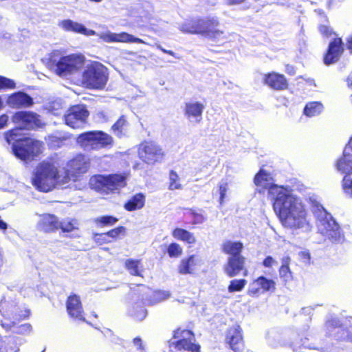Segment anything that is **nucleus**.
<instances>
[{"mask_svg": "<svg viewBox=\"0 0 352 352\" xmlns=\"http://www.w3.org/2000/svg\"><path fill=\"white\" fill-rule=\"evenodd\" d=\"M89 160L83 155H78L68 162L67 168L60 170L50 162H43L36 168L32 178L33 186L42 192H49L56 186H63L87 171Z\"/></svg>", "mask_w": 352, "mask_h": 352, "instance_id": "nucleus-1", "label": "nucleus"}, {"mask_svg": "<svg viewBox=\"0 0 352 352\" xmlns=\"http://www.w3.org/2000/svg\"><path fill=\"white\" fill-rule=\"evenodd\" d=\"M12 122L17 126L16 129L5 133V139L12 144L14 155L22 160H31L41 153L42 142L29 138H23L21 129H32L41 126L39 116L31 111L16 112L12 117Z\"/></svg>", "mask_w": 352, "mask_h": 352, "instance_id": "nucleus-2", "label": "nucleus"}, {"mask_svg": "<svg viewBox=\"0 0 352 352\" xmlns=\"http://www.w3.org/2000/svg\"><path fill=\"white\" fill-rule=\"evenodd\" d=\"M271 192L277 197L274 209L282 225L293 230L309 232L311 230L307 210L301 199L288 188H274Z\"/></svg>", "mask_w": 352, "mask_h": 352, "instance_id": "nucleus-3", "label": "nucleus"}, {"mask_svg": "<svg viewBox=\"0 0 352 352\" xmlns=\"http://www.w3.org/2000/svg\"><path fill=\"white\" fill-rule=\"evenodd\" d=\"M59 26L67 32L82 34L85 36L97 35L106 43H146L141 38L126 32L115 33L109 30L96 33L94 30L87 29L82 24L71 19H65L59 23Z\"/></svg>", "mask_w": 352, "mask_h": 352, "instance_id": "nucleus-4", "label": "nucleus"}, {"mask_svg": "<svg viewBox=\"0 0 352 352\" xmlns=\"http://www.w3.org/2000/svg\"><path fill=\"white\" fill-rule=\"evenodd\" d=\"M85 61V56L81 54L64 56L60 51L55 50L49 55L47 67L58 76L66 77L81 69Z\"/></svg>", "mask_w": 352, "mask_h": 352, "instance_id": "nucleus-5", "label": "nucleus"}, {"mask_svg": "<svg viewBox=\"0 0 352 352\" xmlns=\"http://www.w3.org/2000/svg\"><path fill=\"white\" fill-rule=\"evenodd\" d=\"M313 212L317 219L318 232L329 239L332 243H341L344 241V235L339 224L328 213L323 206L316 204L313 206Z\"/></svg>", "mask_w": 352, "mask_h": 352, "instance_id": "nucleus-6", "label": "nucleus"}, {"mask_svg": "<svg viewBox=\"0 0 352 352\" xmlns=\"http://www.w3.org/2000/svg\"><path fill=\"white\" fill-rule=\"evenodd\" d=\"M107 69L98 62H91L85 65L82 72V82L88 88L102 89L107 82Z\"/></svg>", "mask_w": 352, "mask_h": 352, "instance_id": "nucleus-7", "label": "nucleus"}, {"mask_svg": "<svg viewBox=\"0 0 352 352\" xmlns=\"http://www.w3.org/2000/svg\"><path fill=\"white\" fill-rule=\"evenodd\" d=\"M77 143L85 150H100L111 146L113 144V138L102 131H91L83 133L77 138Z\"/></svg>", "mask_w": 352, "mask_h": 352, "instance_id": "nucleus-8", "label": "nucleus"}, {"mask_svg": "<svg viewBox=\"0 0 352 352\" xmlns=\"http://www.w3.org/2000/svg\"><path fill=\"white\" fill-rule=\"evenodd\" d=\"M126 184V177L120 174L98 175L93 177L90 180L92 188L105 194L118 191L125 186Z\"/></svg>", "mask_w": 352, "mask_h": 352, "instance_id": "nucleus-9", "label": "nucleus"}, {"mask_svg": "<svg viewBox=\"0 0 352 352\" xmlns=\"http://www.w3.org/2000/svg\"><path fill=\"white\" fill-rule=\"evenodd\" d=\"M0 312L5 320L1 321V326L6 329H10L17 321L25 318L30 315L29 310H19L15 302L6 299L1 300Z\"/></svg>", "mask_w": 352, "mask_h": 352, "instance_id": "nucleus-10", "label": "nucleus"}, {"mask_svg": "<svg viewBox=\"0 0 352 352\" xmlns=\"http://www.w3.org/2000/svg\"><path fill=\"white\" fill-rule=\"evenodd\" d=\"M198 26L199 28L197 30V34H201L212 41L220 42L226 41L229 39L230 34L228 36L223 30L219 28V21L217 17L198 19Z\"/></svg>", "mask_w": 352, "mask_h": 352, "instance_id": "nucleus-11", "label": "nucleus"}, {"mask_svg": "<svg viewBox=\"0 0 352 352\" xmlns=\"http://www.w3.org/2000/svg\"><path fill=\"white\" fill-rule=\"evenodd\" d=\"M138 154L139 157L148 164H154L160 162L164 156L160 146L151 141H145L139 144Z\"/></svg>", "mask_w": 352, "mask_h": 352, "instance_id": "nucleus-12", "label": "nucleus"}, {"mask_svg": "<svg viewBox=\"0 0 352 352\" xmlns=\"http://www.w3.org/2000/svg\"><path fill=\"white\" fill-rule=\"evenodd\" d=\"M89 112L86 107L80 104L72 107L65 115V124L72 128H80L87 122Z\"/></svg>", "mask_w": 352, "mask_h": 352, "instance_id": "nucleus-13", "label": "nucleus"}, {"mask_svg": "<svg viewBox=\"0 0 352 352\" xmlns=\"http://www.w3.org/2000/svg\"><path fill=\"white\" fill-rule=\"evenodd\" d=\"M174 338H179V340L172 343L177 350L199 352L200 346L192 342L194 336L190 331L178 329L174 332Z\"/></svg>", "mask_w": 352, "mask_h": 352, "instance_id": "nucleus-14", "label": "nucleus"}, {"mask_svg": "<svg viewBox=\"0 0 352 352\" xmlns=\"http://www.w3.org/2000/svg\"><path fill=\"white\" fill-rule=\"evenodd\" d=\"M275 289L276 283L272 279L261 276L250 284L248 294L252 296H258L261 293L273 292Z\"/></svg>", "mask_w": 352, "mask_h": 352, "instance_id": "nucleus-15", "label": "nucleus"}, {"mask_svg": "<svg viewBox=\"0 0 352 352\" xmlns=\"http://www.w3.org/2000/svg\"><path fill=\"white\" fill-rule=\"evenodd\" d=\"M66 307L70 317L77 320L85 321L83 308L78 296L76 294L70 295L67 298Z\"/></svg>", "mask_w": 352, "mask_h": 352, "instance_id": "nucleus-16", "label": "nucleus"}, {"mask_svg": "<svg viewBox=\"0 0 352 352\" xmlns=\"http://www.w3.org/2000/svg\"><path fill=\"white\" fill-rule=\"evenodd\" d=\"M254 184L257 187H259L263 190H268L270 196L275 201V199L277 197L276 194L271 192V190L274 188H284L282 186H278L273 184V179L270 173H267L265 170L261 169L254 177Z\"/></svg>", "mask_w": 352, "mask_h": 352, "instance_id": "nucleus-17", "label": "nucleus"}, {"mask_svg": "<svg viewBox=\"0 0 352 352\" xmlns=\"http://www.w3.org/2000/svg\"><path fill=\"white\" fill-rule=\"evenodd\" d=\"M226 342L234 352H241L243 350V342L239 325L235 324L229 329L226 336Z\"/></svg>", "mask_w": 352, "mask_h": 352, "instance_id": "nucleus-18", "label": "nucleus"}, {"mask_svg": "<svg viewBox=\"0 0 352 352\" xmlns=\"http://www.w3.org/2000/svg\"><path fill=\"white\" fill-rule=\"evenodd\" d=\"M205 109L203 103L190 101L185 104L184 116L191 122L199 123L202 120V113Z\"/></svg>", "mask_w": 352, "mask_h": 352, "instance_id": "nucleus-19", "label": "nucleus"}, {"mask_svg": "<svg viewBox=\"0 0 352 352\" xmlns=\"http://www.w3.org/2000/svg\"><path fill=\"white\" fill-rule=\"evenodd\" d=\"M336 168L343 173L352 172V136L344 149L342 157L337 161Z\"/></svg>", "mask_w": 352, "mask_h": 352, "instance_id": "nucleus-20", "label": "nucleus"}, {"mask_svg": "<svg viewBox=\"0 0 352 352\" xmlns=\"http://www.w3.org/2000/svg\"><path fill=\"white\" fill-rule=\"evenodd\" d=\"M245 258L243 256H229L223 270L229 277L237 276L244 270Z\"/></svg>", "mask_w": 352, "mask_h": 352, "instance_id": "nucleus-21", "label": "nucleus"}, {"mask_svg": "<svg viewBox=\"0 0 352 352\" xmlns=\"http://www.w3.org/2000/svg\"><path fill=\"white\" fill-rule=\"evenodd\" d=\"M344 51L343 43L340 38H336L329 43L327 53L326 54L324 62L326 65H331L338 60Z\"/></svg>", "mask_w": 352, "mask_h": 352, "instance_id": "nucleus-22", "label": "nucleus"}, {"mask_svg": "<svg viewBox=\"0 0 352 352\" xmlns=\"http://www.w3.org/2000/svg\"><path fill=\"white\" fill-rule=\"evenodd\" d=\"M6 102L12 108L19 109L30 107L33 104V99L23 91H17L10 95Z\"/></svg>", "mask_w": 352, "mask_h": 352, "instance_id": "nucleus-23", "label": "nucleus"}, {"mask_svg": "<svg viewBox=\"0 0 352 352\" xmlns=\"http://www.w3.org/2000/svg\"><path fill=\"white\" fill-rule=\"evenodd\" d=\"M59 221L58 218L50 214L40 215L36 228L44 232H52L58 229Z\"/></svg>", "mask_w": 352, "mask_h": 352, "instance_id": "nucleus-24", "label": "nucleus"}, {"mask_svg": "<svg viewBox=\"0 0 352 352\" xmlns=\"http://www.w3.org/2000/svg\"><path fill=\"white\" fill-rule=\"evenodd\" d=\"M23 342V340L19 337H5L0 339V352H19Z\"/></svg>", "mask_w": 352, "mask_h": 352, "instance_id": "nucleus-25", "label": "nucleus"}, {"mask_svg": "<svg viewBox=\"0 0 352 352\" xmlns=\"http://www.w3.org/2000/svg\"><path fill=\"white\" fill-rule=\"evenodd\" d=\"M201 259L195 255L183 258L178 266L179 273L181 274H192L197 266L201 265Z\"/></svg>", "mask_w": 352, "mask_h": 352, "instance_id": "nucleus-26", "label": "nucleus"}, {"mask_svg": "<svg viewBox=\"0 0 352 352\" xmlns=\"http://www.w3.org/2000/svg\"><path fill=\"white\" fill-rule=\"evenodd\" d=\"M265 82L268 86L277 90L284 89L287 87L284 76L276 73H270L266 75Z\"/></svg>", "mask_w": 352, "mask_h": 352, "instance_id": "nucleus-27", "label": "nucleus"}, {"mask_svg": "<svg viewBox=\"0 0 352 352\" xmlns=\"http://www.w3.org/2000/svg\"><path fill=\"white\" fill-rule=\"evenodd\" d=\"M243 248V245L240 242L228 241L223 245V251L230 254V256H241L240 254Z\"/></svg>", "mask_w": 352, "mask_h": 352, "instance_id": "nucleus-28", "label": "nucleus"}, {"mask_svg": "<svg viewBox=\"0 0 352 352\" xmlns=\"http://www.w3.org/2000/svg\"><path fill=\"white\" fill-rule=\"evenodd\" d=\"M172 234L174 238L189 244H194L196 242V238L193 234L182 228H175Z\"/></svg>", "mask_w": 352, "mask_h": 352, "instance_id": "nucleus-29", "label": "nucleus"}, {"mask_svg": "<svg viewBox=\"0 0 352 352\" xmlns=\"http://www.w3.org/2000/svg\"><path fill=\"white\" fill-rule=\"evenodd\" d=\"M145 198L142 194H137L129 200L124 205L128 211H133L143 208Z\"/></svg>", "mask_w": 352, "mask_h": 352, "instance_id": "nucleus-30", "label": "nucleus"}, {"mask_svg": "<svg viewBox=\"0 0 352 352\" xmlns=\"http://www.w3.org/2000/svg\"><path fill=\"white\" fill-rule=\"evenodd\" d=\"M323 105L320 102H308L304 108V114L307 117L316 116L322 111Z\"/></svg>", "mask_w": 352, "mask_h": 352, "instance_id": "nucleus-31", "label": "nucleus"}, {"mask_svg": "<svg viewBox=\"0 0 352 352\" xmlns=\"http://www.w3.org/2000/svg\"><path fill=\"white\" fill-rule=\"evenodd\" d=\"M128 124L125 116H122L113 124L111 130L115 135L121 138L125 135Z\"/></svg>", "mask_w": 352, "mask_h": 352, "instance_id": "nucleus-32", "label": "nucleus"}, {"mask_svg": "<svg viewBox=\"0 0 352 352\" xmlns=\"http://www.w3.org/2000/svg\"><path fill=\"white\" fill-rule=\"evenodd\" d=\"M125 267L131 275L142 276V272H143V267L141 265L140 260H126Z\"/></svg>", "mask_w": 352, "mask_h": 352, "instance_id": "nucleus-33", "label": "nucleus"}, {"mask_svg": "<svg viewBox=\"0 0 352 352\" xmlns=\"http://www.w3.org/2000/svg\"><path fill=\"white\" fill-rule=\"evenodd\" d=\"M68 139V135L59 133L49 135L46 138L48 145L53 148L60 147L63 143Z\"/></svg>", "mask_w": 352, "mask_h": 352, "instance_id": "nucleus-34", "label": "nucleus"}, {"mask_svg": "<svg viewBox=\"0 0 352 352\" xmlns=\"http://www.w3.org/2000/svg\"><path fill=\"white\" fill-rule=\"evenodd\" d=\"M129 314L133 317L135 320L142 321L146 318L147 311L140 305L135 304L130 309Z\"/></svg>", "mask_w": 352, "mask_h": 352, "instance_id": "nucleus-35", "label": "nucleus"}, {"mask_svg": "<svg viewBox=\"0 0 352 352\" xmlns=\"http://www.w3.org/2000/svg\"><path fill=\"white\" fill-rule=\"evenodd\" d=\"M78 226L76 220L67 218L59 221L58 229L60 228L64 232H69L78 229Z\"/></svg>", "mask_w": 352, "mask_h": 352, "instance_id": "nucleus-36", "label": "nucleus"}, {"mask_svg": "<svg viewBox=\"0 0 352 352\" xmlns=\"http://www.w3.org/2000/svg\"><path fill=\"white\" fill-rule=\"evenodd\" d=\"M170 297V293L168 291H155L152 293L151 298L148 300V304L154 305L168 299Z\"/></svg>", "mask_w": 352, "mask_h": 352, "instance_id": "nucleus-37", "label": "nucleus"}, {"mask_svg": "<svg viewBox=\"0 0 352 352\" xmlns=\"http://www.w3.org/2000/svg\"><path fill=\"white\" fill-rule=\"evenodd\" d=\"M182 184L180 183V178L177 173L171 170L169 173V186L168 189L170 190H182Z\"/></svg>", "mask_w": 352, "mask_h": 352, "instance_id": "nucleus-38", "label": "nucleus"}, {"mask_svg": "<svg viewBox=\"0 0 352 352\" xmlns=\"http://www.w3.org/2000/svg\"><path fill=\"white\" fill-rule=\"evenodd\" d=\"M247 284V280L245 279H234L230 281L228 287L230 293L235 292H241Z\"/></svg>", "mask_w": 352, "mask_h": 352, "instance_id": "nucleus-39", "label": "nucleus"}, {"mask_svg": "<svg viewBox=\"0 0 352 352\" xmlns=\"http://www.w3.org/2000/svg\"><path fill=\"white\" fill-rule=\"evenodd\" d=\"M198 19L186 22L182 24L179 27L181 31L191 34H197V30H198Z\"/></svg>", "mask_w": 352, "mask_h": 352, "instance_id": "nucleus-40", "label": "nucleus"}, {"mask_svg": "<svg viewBox=\"0 0 352 352\" xmlns=\"http://www.w3.org/2000/svg\"><path fill=\"white\" fill-rule=\"evenodd\" d=\"M229 190V184L225 181H221L218 185V192L219 194V202L221 206L224 203L226 193Z\"/></svg>", "mask_w": 352, "mask_h": 352, "instance_id": "nucleus-41", "label": "nucleus"}, {"mask_svg": "<svg viewBox=\"0 0 352 352\" xmlns=\"http://www.w3.org/2000/svg\"><path fill=\"white\" fill-rule=\"evenodd\" d=\"M167 252L170 257H179L183 253V249L180 245L176 243H170L168 248Z\"/></svg>", "mask_w": 352, "mask_h": 352, "instance_id": "nucleus-42", "label": "nucleus"}, {"mask_svg": "<svg viewBox=\"0 0 352 352\" xmlns=\"http://www.w3.org/2000/svg\"><path fill=\"white\" fill-rule=\"evenodd\" d=\"M95 221L102 226H113L118 221V219L112 216H102L97 218Z\"/></svg>", "mask_w": 352, "mask_h": 352, "instance_id": "nucleus-43", "label": "nucleus"}, {"mask_svg": "<svg viewBox=\"0 0 352 352\" xmlns=\"http://www.w3.org/2000/svg\"><path fill=\"white\" fill-rule=\"evenodd\" d=\"M346 174L342 180V187L346 194L352 196V175Z\"/></svg>", "mask_w": 352, "mask_h": 352, "instance_id": "nucleus-44", "label": "nucleus"}, {"mask_svg": "<svg viewBox=\"0 0 352 352\" xmlns=\"http://www.w3.org/2000/svg\"><path fill=\"white\" fill-rule=\"evenodd\" d=\"M279 276L284 282H289L292 280V272L289 267L280 266L279 269Z\"/></svg>", "mask_w": 352, "mask_h": 352, "instance_id": "nucleus-45", "label": "nucleus"}, {"mask_svg": "<svg viewBox=\"0 0 352 352\" xmlns=\"http://www.w3.org/2000/svg\"><path fill=\"white\" fill-rule=\"evenodd\" d=\"M15 87L16 84L14 80L0 76V89H14Z\"/></svg>", "mask_w": 352, "mask_h": 352, "instance_id": "nucleus-46", "label": "nucleus"}, {"mask_svg": "<svg viewBox=\"0 0 352 352\" xmlns=\"http://www.w3.org/2000/svg\"><path fill=\"white\" fill-rule=\"evenodd\" d=\"M125 230V228L122 226L116 228L107 233L102 234L100 235V236H109L113 239L117 238L120 234L123 233Z\"/></svg>", "mask_w": 352, "mask_h": 352, "instance_id": "nucleus-47", "label": "nucleus"}, {"mask_svg": "<svg viewBox=\"0 0 352 352\" xmlns=\"http://www.w3.org/2000/svg\"><path fill=\"white\" fill-rule=\"evenodd\" d=\"M319 31L321 34L324 36L329 37L333 34V31L330 27L325 25H321L318 28Z\"/></svg>", "mask_w": 352, "mask_h": 352, "instance_id": "nucleus-48", "label": "nucleus"}, {"mask_svg": "<svg viewBox=\"0 0 352 352\" xmlns=\"http://www.w3.org/2000/svg\"><path fill=\"white\" fill-rule=\"evenodd\" d=\"M277 264V261L272 256H267L263 261V265L265 267H272Z\"/></svg>", "mask_w": 352, "mask_h": 352, "instance_id": "nucleus-49", "label": "nucleus"}, {"mask_svg": "<svg viewBox=\"0 0 352 352\" xmlns=\"http://www.w3.org/2000/svg\"><path fill=\"white\" fill-rule=\"evenodd\" d=\"M32 327L30 324H24L19 327L17 332L20 333H25L31 331Z\"/></svg>", "mask_w": 352, "mask_h": 352, "instance_id": "nucleus-50", "label": "nucleus"}, {"mask_svg": "<svg viewBox=\"0 0 352 352\" xmlns=\"http://www.w3.org/2000/svg\"><path fill=\"white\" fill-rule=\"evenodd\" d=\"M9 120V117L6 114H3L0 116V129L4 128Z\"/></svg>", "mask_w": 352, "mask_h": 352, "instance_id": "nucleus-51", "label": "nucleus"}, {"mask_svg": "<svg viewBox=\"0 0 352 352\" xmlns=\"http://www.w3.org/2000/svg\"><path fill=\"white\" fill-rule=\"evenodd\" d=\"M246 0H224L228 6L240 5L245 2Z\"/></svg>", "mask_w": 352, "mask_h": 352, "instance_id": "nucleus-52", "label": "nucleus"}, {"mask_svg": "<svg viewBox=\"0 0 352 352\" xmlns=\"http://www.w3.org/2000/svg\"><path fill=\"white\" fill-rule=\"evenodd\" d=\"M300 258L305 262L307 263L310 259V254L308 252H301L299 253Z\"/></svg>", "mask_w": 352, "mask_h": 352, "instance_id": "nucleus-53", "label": "nucleus"}, {"mask_svg": "<svg viewBox=\"0 0 352 352\" xmlns=\"http://www.w3.org/2000/svg\"><path fill=\"white\" fill-rule=\"evenodd\" d=\"M156 47L157 48H158L159 50H160L162 52H163L164 53H166V54H168L170 56H173L175 58H179L178 56H176L175 53L173 52V51H171V50H165L164 48H163L160 45H156Z\"/></svg>", "mask_w": 352, "mask_h": 352, "instance_id": "nucleus-54", "label": "nucleus"}, {"mask_svg": "<svg viewBox=\"0 0 352 352\" xmlns=\"http://www.w3.org/2000/svg\"><path fill=\"white\" fill-rule=\"evenodd\" d=\"M133 344L135 346H137V348L140 350L144 349V346L142 344V340L140 338H135L133 340Z\"/></svg>", "mask_w": 352, "mask_h": 352, "instance_id": "nucleus-55", "label": "nucleus"}, {"mask_svg": "<svg viewBox=\"0 0 352 352\" xmlns=\"http://www.w3.org/2000/svg\"><path fill=\"white\" fill-rule=\"evenodd\" d=\"M291 258L289 256H284L281 259V266L289 267Z\"/></svg>", "mask_w": 352, "mask_h": 352, "instance_id": "nucleus-56", "label": "nucleus"}, {"mask_svg": "<svg viewBox=\"0 0 352 352\" xmlns=\"http://www.w3.org/2000/svg\"><path fill=\"white\" fill-rule=\"evenodd\" d=\"M206 220L205 217L202 214H196L195 215V223H201Z\"/></svg>", "mask_w": 352, "mask_h": 352, "instance_id": "nucleus-57", "label": "nucleus"}, {"mask_svg": "<svg viewBox=\"0 0 352 352\" xmlns=\"http://www.w3.org/2000/svg\"><path fill=\"white\" fill-rule=\"evenodd\" d=\"M347 86L352 89V73L346 78Z\"/></svg>", "mask_w": 352, "mask_h": 352, "instance_id": "nucleus-58", "label": "nucleus"}, {"mask_svg": "<svg viewBox=\"0 0 352 352\" xmlns=\"http://www.w3.org/2000/svg\"><path fill=\"white\" fill-rule=\"evenodd\" d=\"M347 47L349 50L352 52V35L350 36L347 39Z\"/></svg>", "mask_w": 352, "mask_h": 352, "instance_id": "nucleus-59", "label": "nucleus"}, {"mask_svg": "<svg viewBox=\"0 0 352 352\" xmlns=\"http://www.w3.org/2000/svg\"><path fill=\"white\" fill-rule=\"evenodd\" d=\"M2 107H3V101H2L1 98L0 97V110L2 109Z\"/></svg>", "mask_w": 352, "mask_h": 352, "instance_id": "nucleus-60", "label": "nucleus"}, {"mask_svg": "<svg viewBox=\"0 0 352 352\" xmlns=\"http://www.w3.org/2000/svg\"><path fill=\"white\" fill-rule=\"evenodd\" d=\"M244 270L243 275H244V276H247V274H248V270H245V268H244V270Z\"/></svg>", "mask_w": 352, "mask_h": 352, "instance_id": "nucleus-61", "label": "nucleus"}, {"mask_svg": "<svg viewBox=\"0 0 352 352\" xmlns=\"http://www.w3.org/2000/svg\"><path fill=\"white\" fill-rule=\"evenodd\" d=\"M334 322H335V323H336V325H338V324H339L338 321H334Z\"/></svg>", "mask_w": 352, "mask_h": 352, "instance_id": "nucleus-62", "label": "nucleus"}, {"mask_svg": "<svg viewBox=\"0 0 352 352\" xmlns=\"http://www.w3.org/2000/svg\"><path fill=\"white\" fill-rule=\"evenodd\" d=\"M99 115L103 116V113H100Z\"/></svg>", "mask_w": 352, "mask_h": 352, "instance_id": "nucleus-63", "label": "nucleus"}]
</instances>
